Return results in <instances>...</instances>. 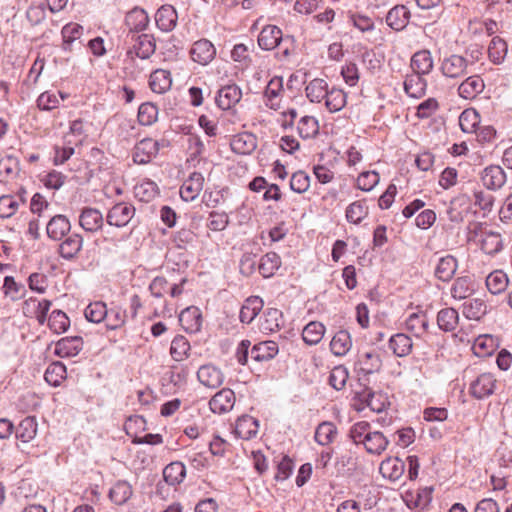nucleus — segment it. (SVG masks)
Returning <instances> with one entry per match:
<instances>
[{"instance_id": "24", "label": "nucleus", "mask_w": 512, "mask_h": 512, "mask_svg": "<svg viewBox=\"0 0 512 512\" xmlns=\"http://www.w3.org/2000/svg\"><path fill=\"white\" fill-rule=\"evenodd\" d=\"M380 472L391 481L399 480L405 471V462L398 457H389L380 464Z\"/></svg>"}, {"instance_id": "47", "label": "nucleus", "mask_w": 512, "mask_h": 512, "mask_svg": "<svg viewBox=\"0 0 512 512\" xmlns=\"http://www.w3.org/2000/svg\"><path fill=\"white\" fill-rule=\"evenodd\" d=\"M132 487L126 481H118L110 489V499L117 505L126 503L132 496Z\"/></svg>"}, {"instance_id": "20", "label": "nucleus", "mask_w": 512, "mask_h": 512, "mask_svg": "<svg viewBox=\"0 0 512 512\" xmlns=\"http://www.w3.org/2000/svg\"><path fill=\"white\" fill-rule=\"evenodd\" d=\"M178 15L176 9L171 5L161 6L155 15L158 28L164 32L172 31L177 23Z\"/></svg>"}, {"instance_id": "19", "label": "nucleus", "mask_w": 512, "mask_h": 512, "mask_svg": "<svg viewBox=\"0 0 512 512\" xmlns=\"http://www.w3.org/2000/svg\"><path fill=\"white\" fill-rule=\"evenodd\" d=\"M485 84L478 75L467 77L458 87V94L461 98L471 100L476 98L483 90Z\"/></svg>"}, {"instance_id": "33", "label": "nucleus", "mask_w": 512, "mask_h": 512, "mask_svg": "<svg viewBox=\"0 0 512 512\" xmlns=\"http://www.w3.org/2000/svg\"><path fill=\"white\" fill-rule=\"evenodd\" d=\"M328 89V83L324 79L315 78L306 85V97L312 103H321L327 96Z\"/></svg>"}, {"instance_id": "44", "label": "nucleus", "mask_w": 512, "mask_h": 512, "mask_svg": "<svg viewBox=\"0 0 512 512\" xmlns=\"http://www.w3.org/2000/svg\"><path fill=\"white\" fill-rule=\"evenodd\" d=\"M508 282L507 275L501 270H495L486 277V287L494 295L505 291Z\"/></svg>"}, {"instance_id": "6", "label": "nucleus", "mask_w": 512, "mask_h": 512, "mask_svg": "<svg viewBox=\"0 0 512 512\" xmlns=\"http://www.w3.org/2000/svg\"><path fill=\"white\" fill-rule=\"evenodd\" d=\"M242 98V90L236 84L223 86L217 92L215 102L222 110L234 107Z\"/></svg>"}, {"instance_id": "57", "label": "nucleus", "mask_w": 512, "mask_h": 512, "mask_svg": "<svg viewBox=\"0 0 512 512\" xmlns=\"http://www.w3.org/2000/svg\"><path fill=\"white\" fill-rule=\"evenodd\" d=\"M107 313V306L102 301H95L90 303L84 311L85 318L92 323L102 322L105 320Z\"/></svg>"}, {"instance_id": "61", "label": "nucleus", "mask_w": 512, "mask_h": 512, "mask_svg": "<svg viewBox=\"0 0 512 512\" xmlns=\"http://www.w3.org/2000/svg\"><path fill=\"white\" fill-rule=\"evenodd\" d=\"M381 367V360L378 354L373 352L363 353L359 358V369L364 374H372Z\"/></svg>"}, {"instance_id": "8", "label": "nucleus", "mask_w": 512, "mask_h": 512, "mask_svg": "<svg viewBox=\"0 0 512 512\" xmlns=\"http://www.w3.org/2000/svg\"><path fill=\"white\" fill-rule=\"evenodd\" d=\"M204 177L200 172H193L180 187V197L186 202L197 198L203 189Z\"/></svg>"}, {"instance_id": "51", "label": "nucleus", "mask_w": 512, "mask_h": 512, "mask_svg": "<svg viewBox=\"0 0 512 512\" xmlns=\"http://www.w3.org/2000/svg\"><path fill=\"white\" fill-rule=\"evenodd\" d=\"M66 377V367L61 362L51 363L45 370L44 379L52 385L58 386Z\"/></svg>"}, {"instance_id": "13", "label": "nucleus", "mask_w": 512, "mask_h": 512, "mask_svg": "<svg viewBox=\"0 0 512 512\" xmlns=\"http://www.w3.org/2000/svg\"><path fill=\"white\" fill-rule=\"evenodd\" d=\"M79 224L85 231L94 233L103 227L104 218L98 209L86 207L80 213Z\"/></svg>"}, {"instance_id": "14", "label": "nucleus", "mask_w": 512, "mask_h": 512, "mask_svg": "<svg viewBox=\"0 0 512 512\" xmlns=\"http://www.w3.org/2000/svg\"><path fill=\"white\" fill-rule=\"evenodd\" d=\"M481 180L486 188L498 190L506 183V173L499 165H490L483 170Z\"/></svg>"}, {"instance_id": "4", "label": "nucleus", "mask_w": 512, "mask_h": 512, "mask_svg": "<svg viewBox=\"0 0 512 512\" xmlns=\"http://www.w3.org/2000/svg\"><path fill=\"white\" fill-rule=\"evenodd\" d=\"M468 68V61L461 55L452 54L443 58L440 64V71L446 78L457 79L465 76Z\"/></svg>"}, {"instance_id": "16", "label": "nucleus", "mask_w": 512, "mask_h": 512, "mask_svg": "<svg viewBox=\"0 0 512 512\" xmlns=\"http://www.w3.org/2000/svg\"><path fill=\"white\" fill-rule=\"evenodd\" d=\"M230 146L233 152L240 155H249L257 147V138L249 132L239 133L233 136Z\"/></svg>"}, {"instance_id": "48", "label": "nucleus", "mask_w": 512, "mask_h": 512, "mask_svg": "<svg viewBox=\"0 0 512 512\" xmlns=\"http://www.w3.org/2000/svg\"><path fill=\"white\" fill-rule=\"evenodd\" d=\"M346 219L349 223L359 224L368 216V206L365 200H358L346 208Z\"/></svg>"}, {"instance_id": "34", "label": "nucleus", "mask_w": 512, "mask_h": 512, "mask_svg": "<svg viewBox=\"0 0 512 512\" xmlns=\"http://www.w3.org/2000/svg\"><path fill=\"white\" fill-rule=\"evenodd\" d=\"M352 347V339L347 330H339L330 342L331 352L335 356L346 355Z\"/></svg>"}, {"instance_id": "45", "label": "nucleus", "mask_w": 512, "mask_h": 512, "mask_svg": "<svg viewBox=\"0 0 512 512\" xmlns=\"http://www.w3.org/2000/svg\"><path fill=\"white\" fill-rule=\"evenodd\" d=\"M462 312L468 319L480 320L487 313V305L482 299L474 298L463 304Z\"/></svg>"}, {"instance_id": "64", "label": "nucleus", "mask_w": 512, "mask_h": 512, "mask_svg": "<svg viewBox=\"0 0 512 512\" xmlns=\"http://www.w3.org/2000/svg\"><path fill=\"white\" fill-rule=\"evenodd\" d=\"M370 432V424L361 421L351 427L349 436L355 444H364Z\"/></svg>"}, {"instance_id": "46", "label": "nucleus", "mask_w": 512, "mask_h": 512, "mask_svg": "<svg viewBox=\"0 0 512 512\" xmlns=\"http://www.w3.org/2000/svg\"><path fill=\"white\" fill-rule=\"evenodd\" d=\"M325 106L330 112L340 111L346 105V94L336 87L329 88L324 98Z\"/></svg>"}, {"instance_id": "5", "label": "nucleus", "mask_w": 512, "mask_h": 512, "mask_svg": "<svg viewBox=\"0 0 512 512\" xmlns=\"http://www.w3.org/2000/svg\"><path fill=\"white\" fill-rule=\"evenodd\" d=\"M496 379L491 373L480 374L470 384V394L476 399H484L494 393Z\"/></svg>"}, {"instance_id": "60", "label": "nucleus", "mask_w": 512, "mask_h": 512, "mask_svg": "<svg viewBox=\"0 0 512 512\" xmlns=\"http://www.w3.org/2000/svg\"><path fill=\"white\" fill-rule=\"evenodd\" d=\"M49 328L56 334L65 332L70 326L68 316L61 310H54L48 318Z\"/></svg>"}, {"instance_id": "62", "label": "nucleus", "mask_w": 512, "mask_h": 512, "mask_svg": "<svg viewBox=\"0 0 512 512\" xmlns=\"http://www.w3.org/2000/svg\"><path fill=\"white\" fill-rule=\"evenodd\" d=\"M158 117V108L155 104L147 102L140 105L138 109V121L141 125L149 126Z\"/></svg>"}, {"instance_id": "58", "label": "nucleus", "mask_w": 512, "mask_h": 512, "mask_svg": "<svg viewBox=\"0 0 512 512\" xmlns=\"http://www.w3.org/2000/svg\"><path fill=\"white\" fill-rule=\"evenodd\" d=\"M507 54V44L506 42L496 36L491 40V43L488 47V55L490 60L494 64H500L504 61L505 56Z\"/></svg>"}, {"instance_id": "29", "label": "nucleus", "mask_w": 512, "mask_h": 512, "mask_svg": "<svg viewBox=\"0 0 512 512\" xmlns=\"http://www.w3.org/2000/svg\"><path fill=\"white\" fill-rule=\"evenodd\" d=\"M458 268V262L452 255H446L439 259L435 268V276L444 282L451 280Z\"/></svg>"}, {"instance_id": "56", "label": "nucleus", "mask_w": 512, "mask_h": 512, "mask_svg": "<svg viewBox=\"0 0 512 512\" xmlns=\"http://www.w3.org/2000/svg\"><path fill=\"white\" fill-rule=\"evenodd\" d=\"M17 173V159L10 155H0V182L13 178Z\"/></svg>"}, {"instance_id": "15", "label": "nucleus", "mask_w": 512, "mask_h": 512, "mask_svg": "<svg viewBox=\"0 0 512 512\" xmlns=\"http://www.w3.org/2000/svg\"><path fill=\"white\" fill-rule=\"evenodd\" d=\"M83 349V339L80 336L63 337L57 341L55 353L64 357H74Z\"/></svg>"}, {"instance_id": "21", "label": "nucleus", "mask_w": 512, "mask_h": 512, "mask_svg": "<svg viewBox=\"0 0 512 512\" xmlns=\"http://www.w3.org/2000/svg\"><path fill=\"white\" fill-rule=\"evenodd\" d=\"M278 351L279 347L275 341H262L251 348L250 356L256 362L269 361L278 354Z\"/></svg>"}, {"instance_id": "3", "label": "nucleus", "mask_w": 512, "mask_h": 512, "mask_svg": "<svg viewBox=\"0 0 512 512\" xmlns=\"http://www.w3.org/2000/svg\"><path fill=\"white\" fill-rule=\"evenodd\" d=\"M135 207L128 202L114 204L107 212L106 222L117 228L125 227L135 216Z\"/></svg>"}, {"instance_id": "11", "label": "nucleus", "mask_w": 512, "mask_h": 512, "mask_svg": "<svg viewBox=\"0 0 512 512\" xmlns=\"http://www.w3.org/2000/svg\"><path fill=\"white\" fill-rule=\"evenodd\" d=\"M190 54L194 62L207 65L215 58L216 48L209 40L201 39L193 44Z\"/></svg>"}, {"instance_id": "2", "label": "nucleus", "mask_w": 512, "mask_h": 512, "mask_svg": "<svg viewBox=\"0 0 512 512\" xmlns=\"http://www.w3.org/2000/svg\"><path fill=\"white\" fill-rule=\"evenodd\" d=\"M132 46L127 51V56L132 60L134 57L141 59H148L154 54L156 49L155 39L150 34H135L131 35Z\"/></svg>"}, {"instance_id": "18", "label": "nucleus", "mask_w": 512, "mask_h": 512, "mask_svg": "<svg viewBox=\"0 0 512 512\" xmlns=\"http://www.w3.org/2000/svg\"><path fill=\"white\" fill-rule=\"evenodd\" d=\"M179 322L189 333H196L202 326V315L197 307H187L179 315Z\"/></svg>"}, {"instance_id": "55", "label": "nucleus", "mask_w": 512, "mask_h": 512, "mask_svg": "<svg viewBox=\"0 0 512 512\" xmlns=\"http://www.w3.org/2000/svg\"><path fill=\"white\" fill-rule=\"evenodd\" d=\"M472 292V280L468 276L458 277L451 287L452 297L459 300L467 298Z\"/></svg>"}, {"instance_id": "30", "label": "nucleus", "mask_w": 512, "mask_h": 512, "mask_svg": "<svg viewBox=\"0 0 512 512\" xmlns=\"http://www.w3.org/2000/svg\"><path fill=\"white\" fill-rule=\"evenodd\" d=\"M263 308V301L258 296H252L245 300L241 307L239 318L242 323H251Z\"/></svg>"}, {"instance_id": "39", "label": "nucleus", "mask_w": 512, "mask_h": 512, "mask_svg": "<svg viewBox=\"0 0 512 512\" xmlns=\"http://www.w3.org/2000/svg\"><path fill=\"white\" fill-rule=\"evenodd\" d=\"M459 315L454 308L441 309L437 314V325L445 332H452L458 325Z\"/></svg>"}, {"instance_id": "9", "label": "nucleus", "mask_w": 512, "mask_h": 512, "mask_svg": "<svg viewBox=\"0 0 512 512\" xmlns=\"http://www.w3.org/2000/svg\"><path fill=\"white\" fill-rule=\"evenodd\" d=\"M357 399L362 405L369 407L377 413L384 411L389 404L386 394L374 392L369 388H365L362 392L357 393Z\"/></svg>"}, {"instance_id": "17", "label": "nucleus", "mask_w": 512, "mask_h": 512, "mask_svg": "<svg viewBox=\"0 0 512 512\" xmlns=\"http://www.w3.org/2000/svg\"><path fill=\"white\" fill-rule=\"evenodd\" d=\"M410 11L404 5H396L386 15L387 25L395 30H403L409 23Z\"/></svg>"}, {"instance_id": "37", "label": "nucleus", "mask_w": 512, "mask_h": 512, "mask_svg": "<svg viewBox=\"0 0 512 512\" xmlns=\"http://www.w3.org/2000/svg\"><path fill=\"white\" fill-rule=\"evenodd\" d=\"M83 245V238L79 234H71L60 245V255L65 259L74 258Z\"/></svg>"}, {"instance_id": "43", "label": "nucleus", "mask_w": 512, "mask_h": 512, "mask_svg": "<svg viewBox=\"0 0 512 512\" xmlns=\"http://www.w3.org/2000/svg\"><path fill=\"white\" fill-rule=\"evenodd\" d=\"M337 433V427L332 422L325 421L317 426L314 438L318 444L326 446L335 440Z\"/></svg>"}, {"instance_id": "38", "label": "nucleus", "mask_w": 512, "mask_h": 512, "mask_svg": "<svg viewBox=\"0 0 512 512\" xmlns=\"http://www.w3.org/2000/svg\"><path fill=\"white\" fill-rule=\"evenodd\" d=\"M389 444V440L379 431H371L363 444L369 454L380 455Z\"/></svg>"}, {"instance_id": "52", "label": "nucleus", "mask_w": 512, "mask_h": 512, "mask_svg": "<svg viewBox=\"0 0 512 512\" xmlns=\"http://www.w3.org/2000/svg\"><path fill=\"white\" fill-rule=\"evenodd\" d=\"M481 249L488 255H494L502 249V238L499 233L485 232L481 239Z\"/></svg>"}, {"instance_id": "54", "label": "nucleus", "mask_w": 512, "mask_h": 512, "mask_svg": "<svg viewBox=\"0 0 512 512\" xmlns=\"http://www.w3.org/2000/svg\"><path fill=\"white\" fill-rule=\"evenodd\" d=\"M31 492H32L31 480L28 478L22 479L18 483L14 494H15V498H16L17 502L21 506H23V509H26V506H27V510H31V508H32V504H31V500H30Z\"/></svg>"}, {"instance_id": "42", "label": "nucleus", "mask_w": 512, "mask_h": 512, "mask_svg": "<svg viewBox=\"0 0 512 512\" xmlns=\"http://www.w3.org/2000/svg\"><path fill=\"white\" fill-rule=\"evenodd\" d=\"M324 334L325 326L321 322L311 321L304 327L302 338L306 344L316 345L322 340Z\"/></svg>"}, {"instance_id": "63", "label": "nucleus", "mask_w": 512, "mask_h": 512, "mask_svg": "<svg viewBox=\"0 0 512 512\" xmlns=\"http://www.w3.org/2000/svg\"><path fill=\"white\" fill-rule=\"evenodd\" d=\"M83 27L77 23L66 24L61 31L63 37V47L70 50L71 44L82 35Z\"/></svg>"}, {"instance_id": "59", "label": "nucleus", "mask_w": 512, "mask_h": 512, "mask_svg": "<svg viewBox=\"0 0 512 512\" xmlns=\"http://www.w3.org/2000/svg\"><path fill=\"white\" fill-rule=\"evenodd\" d=\"M189 341L182 335H177L171 342L170 354L175 361H182L188 356Z\"/></svg>"}, {"instance_id": "31", "label": "nucleus", "mask_w": 512, "mask_h": 512, "mask_svg": "<svg viewBox=\"0 0 512 512\" xmlns=\"http://www.w3.org/2000/svg\"><path fill=\"white\" fill-rule=\"evenodd\" d=\"M283 91V78L279 76L273 77L267 84L264 91L266 105L271 109H277L280 105L279 96Z\"/></svg>"}, {"instance_id": "23", "label": "nucleus", "mask_w": 512, "mask_h": 512, "mask_svg": "<svg viewBox=\"0 0 512 512\" xmlns=\"http://www.w3.org/2000/svg\"><path fill=\"white\" fill-rule=\"evenodd\" d=\"M429 320L427 315L422 312H413L405 320V328L415 337H422L428 330Z\"/></svg>"}, {"instance_id": "49", "label": "nucleus", "mask_w": 512, "mask_h": 512, "mask_svg": "<svg viewBox=\"0 0 512 512\" xmlns=\"http://www.w3.org/2000/svg\"><path fill=\"white\" fill-rule=\"evenodd\" d=\"M297 131L301 138L315 137L319 132L318 120L313 116H303L297 123Z\"/></svg>"}, {"instance_id": "25", "label": "nucleus", "mask_w": 512, "mask_h": 512, "mask_svg": "<svg viewBox=\"0 0 512 512\" xmlns=\"http://www.w3.org/2000/svg\"><path fill=\"white\" fill-rule=\"evenodd\" d=\"M71 225L64 215H55L47 223L46 231L49 238L61 240L69 231Z\"/></svg>"}, {"instance_id": "1", "label": "nucleus", "mask_w": 512, "mask_h": 512, "mask_svg": "<svg viewBox=\"0 0 512 512\" xmlns=\"http://www.w3.org/2000/svg\"><path fill=\"white\" fill-rule=\"evenodd\" d=\"M258 45L262 50L270 51L278 48L276 57L280 61L288 59L294 53L296 44L291 35H283L281 29L275 25H266L258 35Z\"/></svg>"}, {"instance_id": "40", "label": "nucleus", "mask_w": 512, "mask_h": 512, "mask_svg": "<svg viewBox=\"0 0 512 512\" xmlns=\"http://www.w3.org/2000/svg\"><path fill=\"white\" fill-rule=\"evenodd\" d=\"M281 266V259L275 252H268L261 257L259 262V272L265 277H271Z\"/></svg>"}, {"instance_id": "7", "label": "nucleus", "mask_w": 512, "mask_h": 512, "mask_svg": "<svg viewBox=\"0 0 512 512\" xmlns=\"http://www.w3.org/2000/svg\"><path fill=\"white\" fill-rule=\"evenodd\" d=\"M197 378L205 387L216 389L223 384L224 374L218 367L206 364L198 369Z\"/></svg>"}, {"instance_id": "32", "label": "nucleus", "mask_w": 512, "mask_h": 512, "mask_svg": "<svg viewBox=\"0 0 512 512\" xmlns=\"http://www.w3.org/2000/svg\"><path fill=\"white\" fill-rule=\"evenodd\" d=\"M171 85L172 79L169 71L157 69L151 73L149 86L153 92L163 94L170 89Z\"/></svg>"}, {"instance_id": "27", "label": "nucleus", "mask_w": 512, "mask_h": 512, "mask_svg": "<svg viewBox=\"0 0 512 512\" xmlns=\"http://www.w3.org/2000/svg\"><path fill=\"white\" fill-rule=\"evenodd\" d=\"M411 68L414 73L427 75L433 69V58L429 50H419L411 58Z\"/></svg>"}, {"instance_id": "50", "label": "nucleus", "mask_w": 512, "mask_h": 512, "mask_svg": "<svg viewBox=\"0 0 512 512\" xmlns=\"http://www.w3.org/2000/svg\"><path fill=\"white\" fill-rule=\"evenodd\" d=\"M282 312L276 308H268L263 315L261 329L265 332H275L280 329Z\"/></svg>"}, {"instance_id": "41", "label": "nucleus", "mask_w": 512, "mask_h": 512, "mask_svg": "<svg viewBox=\"0 0 512 512\" xmlns=\"http://www.w3.org/2000/svg\"><path fill=\"white\" fill-rule=\"evenodd\" d=\"M134 194L137 199L147 203L159 194V188L154 181L146 179L134 187Z\"/></svg>"}, {"instance_id": "28", "label": "nucleus", "mask_w": 512, "mask_h": 512, "mask_svg": "<svg viewBox=\"0 0 512 512\" xmlns=\"http://www.w3.org/2000/svg\"><path fill=\"white\" fill-rule=\"evenodd\" d=\"M427 82L423 75L412 73L406 76L404 81V91L412 98H420L426 92Z\"/></svg>"}, {"instance_id": "22", "label": "nucleus", "mask_w": 512, "mask_h": 512, "mask_svg": "<svg viewBox=\"0 0 512 512\" xmlns=\"http://www.w3.org/2000/svg\"><path fill=\"white\" fill-rule=\"evenodd\" d=\"M159 151V142L147 138L140 141L135 147L133 159L136 163H148L152 156H155Z\"/></svg>"}, {"instance_id": "10", "label": "nucleus", "mask_w": 512, "mask_h": 512, "mask_svg": "<svg viewBox=\"0 0 512 512\" xmlns=\"http://www.w3.org/2000/svg\"><path fill=\"white\" fill-rule=\"evenodd\" d=\"M235 404V394L229 388L218 391L209 401V407L213 413L224 414L232 410Z\"/></svg>"}, {"instance_id": "35", "label": "nucleus", "mask_w": 512, "mask_h": 512, "mask_svg": "<svg viewBox=\"0 0 512 512\" xmlns=\"http://www.w3.org/2000/svg\"><path fill=\"white\" fill-rule=\"evenodd\" d=\"M412 347V339L404 333L395 334L389 340V348L398 357L409 355L412 351Z\"/></svg>"}, {"instance_id": "12", "label": "nucleus", "mask_w": 512, "mask_h": 512, "mask_svg": "<svg viewBox=\"0 0 512 512\" xmlns=\"http://www.w3.org/2000/svg\"><path fill=\"white\" fill-rule=\"evenodd\" d=\"M16 445L26 454L30 453L32 445V416H26L22 419L15 429Z\"/></svg>"}, {"instance_id": "36", "label": "nucleus", "mask_w": 512, "mask_h": 512, "mask_svg": "<svg viewBox=\"0 0 512 512\" xmlns=\"http://www.w3.org/2000/svg\"><path fill=\"white\" fill-rule=\"evenodd\" d=\"M186 476V467L180 461L171 462L163 470V478L169 485H178Z\"/></svg>"}, {"instance_id": "53", "label": "nucleus", "mask_w": 512, "mask_h": 512, "mask_svg": "<svg viewBox=\"0 0 512 512\" xmlns=\"http://www.w3.org/2000/svg\"><path fill=\"white\" fill-rule=\"evenodd\" d=\"M480 123V115L474 109H466L459 116V125L463 132L474 133Z\"/></svg>"}, {"instance_id": "26", "label": "nucleus", "mask_w": 512, "mask_h": 512, "mask_svg": "<svg viewBox=\"0 0 512 512\" xmlns=\"http://www.w3.org/2000/svg\"><path fill=\"white\" fill-rule=\"evenodd\" d=\"M258 420L250 415H244L237 419L235 433L238 437L249 440L258 433Z\"/></svg>"}]
</instances>
